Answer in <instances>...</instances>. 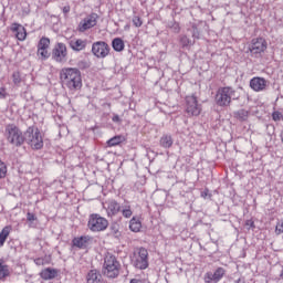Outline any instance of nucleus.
Instances as JSON below:
<instances>
[{"instance_id": "obj_13", "label": "nucleus", "mask_w": 283, "mask_h": 283, "mask_svg": "<svg viewBox=\"0 0 283 283\" xmlns=\"http://www.w3.org/2000/svg\"><path fill=\"white\" fill-rule=\"evenodd\" d=\"M52 56L56 63H63L67 56V46L65 43L59 42L53 49Z\"/></svg>"}, {"instance_id": "obj_28", "label": "nucleus", "mask_w": 283, "mask_h": 283, "mask_svg": "<svg viewBox=\"0 0 283 283\" xmlns=\"http://www.w3.org/2000/svg\"><path fill=\"white\" fill-rule=\"evenodd\" d=\"M234 116L238 120H247V118H249V111L240 109L234 114Z\"/></svg>"}, {"instance_id": "obj_18", "label": "nucleus", "mask_w": 283, "mask_h": 283, "mask_svg": "<svg viewBox=\"0 0 283 283\" xmlns=\"http://www.w3.org/2000/svg\"><path fill=\"white\" fill-rule=\"evenodd\" d=\"M40 277L44 281L55 280V277H59V270L45 268L40 272Z\"/></svg>"}, {"instance_id": "obj_14", "label": "nucleus", "mask_w": 283, "mask_h": 283, "mask_svg": "<svg viewBox=\"0 0 283 283\" xmlns=\"http://www.w3.org/2000/svg\"><path fill=\"white\" fill-rule=\"evenodd\" d=\"M10 31L18 41H25L28 39V30L21 23L13 22L10 27Z\"/></svg>"}, {"instance_id": "obj_6", "label": "nucleus", "mask_w": 283, "mask_h": 283, "mask_svg": "<svg viewBox=\"0 0 283 283\" xmlns=\"http://www.w3.org/2000/svg\"><path fill=\"white\" fill-rule=\"evenodd\" d=\"M248 50L251 56L260 59V56H262L266 52V50H269V42H266V39L262 36L253 38L250 41Z\"/></svg>"}, {"instance_id": "obj_9", "label": "nucleus", "mask_w": 283, "mask_h": 283, "mask_svg": "<svg viewBox=\"0 0 283 283\" xmlns=\"http://www.w3.org/2000/svg\"><path fill=\"white\" fill-rule=\"evenodd\" d=\"M186 114L188 116H198L202 114V105L198 103V97L196 95L186 96Z\"/></svg>"}, {"instance_id": "obj_5", "label": "nucleus", "mask_w": 283, "mask_h": 283, "mask_svg": "<svg viewBox=\"0 0 283 283\" xmlns=\"http://www.w3.org/2000/svg\"><path fill=\"white\" fill-rule=\"evenodd\" d=\"M6 138L13 147H21V145L25 143V135H23L21 128L14 124H8L6 126Z\"/></svg>"}, {"instance_id": "obj_34", "label": "nucleus", "mask_w": 283, "mask_h": 283, "mask_svg": "<svg viewBox=\"0 0 283 283\" xmlns=\"http://www.w3.org/2000/svg\"><path fill=\"white\" fill-rule=\"evenodd\" d=\"M203 281L206 283H212L216 282V279H213V274L211 272H207L203 276Z\"/></svg>"}, {"instance_id": "obj_25", "label": "nucleus", "mask_w": 283, "mask_h": 283, "mask_svg": "<svg viewBox=\"0 0 283 283\" xmlns=\"http://www.w3.org/2000/svg\"><path fill=\"white\" fill-rule=\"evenodd\" d=\"M112 48L115 52H123V50H125V41L120 38H115L112 41Z\"/></svg>"}, {"instance_id": "obj_3", "label": "nucleus", "mask_w": 283, "mask_h": 283, "mask_svg": "<svg viewBox=\"0 0 283 283\" xmlns=\"http://www.w3.org/2000/svg\"><path fill=\"white\" fill-rule=\"evenodd\" d=\"M120 261H118L116 255L108 254L104 259L102 273L108 280H116L120 275Z\"/></svg>"}, {"instance_id": "obj_26", "label": "nucleus", "mask_w": 283, "mask_h": 283, "mask_svg": "<svg viewBox=\"0 0 283 283\" xmlns=\"http://www.w3.org/2000/svg\"><path fill=\"white\" fill-rule=\"evenodd\" d=\"M226 273H227V270H224V268H218L214 271V273H212L214 283L220 282V280H222V277H224Z\"/></svg>"}, {"instance_id": "obj_12", "label": "nucleus", "mask_w": 283, "mask_h": 283, "mask_svg": "<svg viewBox=\"0 0 283 283\" xmlns=\"http://www.w3.org/2000/svg\"><path fill=\"white\" fill-rule=\"evenodd\" d=\"M109 44L105 41H97L92 45V53L96 59H107L109 56Z\"/></svg>"}, {"instance_id": "obj_11", "label": "nucleus", "mask_w": 283, "mask_h": 283, "mask_svg": "<svg viewBox=\"0 0 283 283\" xmlns=\"http://www.w3.org/2000/svg\"><path fill=\"white\" fill-rule=\"evenodd\" d=\"M36 48V56L41 61H48V59H50V38L42 36Z\"/></svg>"}, {"instance_id": "obj_36", "label": "nucleus", "mask_w": 283, "mask_h": 283, "mask_svg": "<svg viewBox=\"0 0 283 283\" xmlns=\"http://www.w3.org/2000/svg\"><path fill=\"white\" fill-rule=\"evenodd\" d=\"M8 98V91L6 87H0V101Z\"/></svg>"}, {"instance_id": "obj_15", "label": "nucleus", "mask_w": 283, "mask_h": 283, "mask_svg": "<svg viewBox=\"0 0 283 283\" xmlns=\"http://www.w3.org/2000/svg\"><path fill=\"white\" fill-rule=\"evenodd\" d=\"M250 87L253 92H264L266 90V80L264 77H253L250 80Z\"/></svg>"}, {"instance_id": "obj_31", "label": "nucleus", "mask_w": 283, "mask_h": 283, "mask_svg": "<svg viewBox=\"0 0 283 283\" xmlns=\"http://www.w3.org/2000/svg\"><path fill=\"white\" fill-rule=\"evenodd\" d=\"M180 44L182 45V48H189L190 45H193L191 39H189L187 35H182L180 38Z\"/></svg>"}, {"instance_id": "obj_27", "label": "nucleus", "mask_w": 283, "mask_h": 283, "mask_svg": "<svg viewBox=\"0 0 283 283\" xmlns=\"http://www.w3.org/2000/svg\"><path fill=\"white\" fill-rule=\"evenodd\" d=\"M123 143V136H115L107 140L108 147H116V145H120Z\"/></svg>"}, {"instance_id": "obj_23", "label": "nucleus", "mask_w": 283, "mask_h": 283, "mask_svg": "<svg viewBox=\"0 0 283 283\" xmlns=\"http://www.w3.org/2000/svg\"><path fill=\"white\" fill-rule=\"evenodd\" d=\"M12 232V226H6L0 232V248L6 244V240L10 238V233Z\"/></svg>"}, {"instance_id": "obj_10", "label": "nucleus", "mask_w": 283, "mask_h": 283, "mask_svg": "<svg viewBox=\"0 0 283 283\" xmlns=\"http://www.w3.org/2000/svg\"><path fill=\"white\" fill-rule=\"evenodd\" d=\"M96 23H98V14L91 13L77 25V32H87V30H92V28H96Z\"/></svg>"}, {"instance_id": "obj_44", "label": "nucleus", "mask_w": 283, "mask_h": 283, "mask_svg": "<svg viewBox=\"0 0 283 283\" xmlns=\"http://www.w3.org/2000/svg\"><path fill=\"white\" fill-rule=\"evenodd\" d=\"M237 283H240V279L237 281Z\"/></svg>"}, {"instance_id": "obj_42", "label": "nucleus", "mask_w": 283, "mask_h": 283, "mask_svg": "<svg viewBox=\"0 0 283 283\" xmlns=\"http://www.w3.org/2000/svg\"><path fill=\"white\" fill-rule=\"evenodd\" d=\"M35 264L41 265L43 263L41 262V259H36Z\"/></svg>"}, {"instance_id": "obj_24", "label": "nucleus", "mask_w": 283, "mask_h": 283, "mask_svg": "<svg viewBox=\"0 0 283 283\" xmlns=\"http://www.w3.org/2000/svg\"><path fill=\"white\" fill-rule=\"evenodd\" d=\"M160 146L164 147V149H170V147L174 146V138L171 135H164L160 140Z\"/></svg>"}, {"instance_id": "obj_17", "label": "nucleus", "mask_w": 283, "mask_h": 283, "mask_svg": "<svg viewBox=\"0 0 283 283\" xmlns=\"http://www.w3.org/2000/svg\"><path fill=\"white\" fill-rule=\"evenodd\" d=\"M106 213L109 218H113V216H117V213H120V205L116 200H111L106 202Z\"/></svg>"}, {"instance_id": "obj_1", "label": "nucleus", "mask_w": 283, "mask_h": 283, "mask_svg": "<svg viewBox=\"0 0 283 283\" xmlns=\"http://www.w3.org/2000/svg\"><path fill=\"white\" fill-rule=\"evenodd\" d=\"M60 81L70 92H78L83 87L81 71L76 67H64L60 71Z\"/></svg>"}, {"instance_id": "obj_16", "label": "nucleus", "mask_w": 283, "mask_h": 283, "mask_svg": "<svg viewBox=\"0 0 283 283\" xmlns=\"http://www.w3.org/2000/svg\"><path fill=\"white\" fill-rule=\"evenodd\" d=\"M90 242H92V237L90 235L76 237L72 240V244L76 247V249H87Z\"/></svg>"}, {"instance_id": "obj_22", "label": "nucleus", "mask_w": 283, "mask_h": 283, "mask_svg": "<svg viewBox=\"0 0 283 283\" xmlns=\"http://www.w3.org/2000/svg\"><path fill=\"white\" fill-rule=\"evenodd\" d=\"M86 283H101V272L98 270H90L86 275Z\"/></svg>"}, {"instance_id": "obj_4", "label": "nucleus", "mask_w": 283, "mask_h": 283, "mask_svg": "<svg viewBox=\"0 0 283 283\" xmlns=\"http://www.w3.org/2000/svg\"><path fill=\"white\" fill-rule=\"evenodd\" d=\"M24 143L29 145L34 151H39V149H43V134L39 127L29 126L24 132Z\"/></svg>"}, {"instance_id": "obj_33", "label": "nucleus", "mask_w": 283, "mask_h": 283, "mask_svg": "<svg viewBox=\"0 0 283 283\" xmlns=\"http://www.w3.org/2000/svg\"><path fill=\"white\" fill-rule=\"evenodd\" d=\"M133 25L135 28H142L143 27V18L138 15L133 17Z\"/></svg>"}, {"instance_id": "obj_21", "label": "nucleus", "mask_w": 283, "mask_h": 283, "mask_svg": "<svg viewBox=\"0 0 283 283\" xmlns=\"http://www.w3.org/2000/svg\"><path fill=\"white\" fill-rule=\"evenodd\" d=\"M11 274L10 265L6 264L3 259H0V280L6 281V279L10 277Z\"/></svg>"}, {"instance_id": "obj_43", "label": "nucleus", "mask_w": 283, "mask_h": 283, "mask_svg": "<svg viewBox=\"0 0 283 283\" xmlns=\"http://www.w3.org/2000/svg\"><path fill=\"white\" fill-rule=\"evenodd\" d=\"M115 235H117V237L120 235V232L116 231V232H115Z\"/></svg>"}, {"instance_id": "obj_39", "label": "nucleus", "mask_w": 283, "mask_h": 283, "mask_svg": "<svg viewBox=\"0 0 283 283\" xmlns=\"http://www.w3.org/2000/svg\"><path fill=\"white\" fill-rule=\"evenodd\" d=\"M27 220L28 222H34V220H36V216L34 213L28 212Z\"/></svg>"}, {"instance_id": "obj_19", "label": "nucleus", "mask_w": 283, "mask_h": 283, "mask_svg": "<svg viewBox=\"0 0 283 283\" xmlns=\"http://www.w3.org/2000/svg\"><path fill=\"white\" fill-rule=\"evenodd\" d=\"M70 48L74 50V52H81L87 48V40L73 39L70 41Z\"/></svg>"}, {"instance_id": "obj_40", "label": "nucleus", "mask_w": 283, "mask_h": 283, "mask_svg": "<svg viewBox=\"0 0 283 283\" xmlns=\"http://www.w3.org/2000/svg\"><path fill=\"white\" fill-rule=\"evenodd\" d=\"M70 10H72L70 4L62 8V12H63L64 17H67V14H70Z\"/></svg>"}, {"instance_id": "obj_32", "label": "nucleus", "mask_w": 283, "mask_h": 283, "mask_svg": "<svg viewBox=\"0 0 283 283\" xmlns=\"http://www.w3.org/2000/svg\"><path fill=\"white\" fill-rule=\"evenodd\" d=\"M11 78H12L14 85H20L21 73L19 71L13 72Z\"/></svg>"}, {"instance_id": "obj_41", "label": "nucleus", "mask_w": 283, "mask_h": 283, "mask_svg": "<svg viewBox=\"0 0 283 283\" xmlns=\"http://www.w3.org/2000/svg\"><path fill=\"white\" fill-rule=\"evenodd\" d=\"M112 120H113V123H120V116L114 115Z\"/></svg>"}, {"instance_id": "obj_8", "label": "nucleus", "mask_w": 283, "mask_h": 283, "mask_svg": "<svg viewBox=\"0 0 283 283\" xmlns=\"http://www.w3.org/2000/svg\"><path fill=\"white\" fill-rule=\"evenodd\" d=\"M135 269H139V271H145V269L149 268V252L145 248H139L137 250V255L133 261Z\"/></svg>"}, {"instance_id": "obj_20", "label": "nucleus", "mask_w": 283, "mask_h": 283, "mask_svg": "<svg viewBox=\"0 0 283 283\" xmlns=\"http://www.w3.org/2000/svg\"><path fill=\"white\" fill-rule=\"evenodd\" d=\"M142 229L143 221L140 220V217H133L129 221V230L133 231V233H140Z\"/></svg>"}, {"instance_id": "obj_29", "label": "nucleus", "mask_w": 283, "mask_h": 283, "mask_svg": "<svg viewBox=\"0 0 283 283\" xmlns=\"http://www.w3.org/2000/svg\"><path fill=\"white\" fill-rule=\"evenodd\" d=\"M122 216L123 218H132V216H134V211H132V206H125L122 209Z\"/></svg>"}, {"instance_id": "obj_7", "label": "nucleus", "mask_w": 283, "mask_h": 283, "mask_svg": "<svg viewBox=\"0 0 283 283\" xmlns=\"http://www.w3.org/2000/svg\"><path fill=\"white\" fill-rule=\"evenodd\" d=\"M109 227V221H107L104 217H101L98 213H92L88 217L87 228L93 233H101V231H105Z\"/></svg>"}, {"instance_id": "obj_35", "label": "nucleus", "mask_w": 283, "mask_h": 283, "mask_svg": "<svg viewBox=\"0 0 283 283\" xmlns=\"http://www.w3.org/2000/svg\"><path fill=\"white\" fill-rule=\"evenodd\" d=\"M245 227H247L248 231L251 229H255V221H253V219H248L245 221Z\"/></svg>"}, {"instance_id": "obj_2", "label": "nucleus", "mask_w": 283, "mask_h": 283, "mask_svg": "<svg viewBox=\"0 0 283 283\" xmlns=\"http://www.w3.org/2000/svg\"><path fill=\"white\" fill-rule=\"evenodd\" d=\"M240 95L238 91L231 86L219 87L214 95V103L217 107H231L233 101H238Z\"/></svg>"}, {"instance_id": "obj_30", "label": "nucleus", "mask_w": 283, "mask_h": 283, "mask_svg": "<svg viewBox=\"0 0 283 283\" xmlns=\"http://www.w3.org/2000/svg\"><path fill=\"white\" fill-rule=\"evenodd\" d=\"M6 176H8V166L6 165V163L0 160V180H3Z\"/></svg>"}, {"instance_id": "obj_38", "label": "nucleus", "mask_w": 283, "mask_h": 283, "mask_svg": "<svg viewBox=\"0 0 283 283\" xmlns=\"http://www.w3.org/2000/svg\"><path fill=\"white\" fill-rule=\"evenodd\" d=\"M272 118H273V120H275V122H277V120H282V113H280V112H274L273 114H272Z\"/></svg>"}, {"instance_id": "obj_37", "label": "nucleus", "mask_w": 283, "mask_h": 283, "mask_svg": "<svg viewBox=\"0 0 283 283\" xmlns=\"http://www.w3.org/2000/svg\"><path fill=\"white\" fill-rule=\"evenodd\" d=\"M275 233H276V235H280L283 233V222L276 223Z\"/></svg>"}]
</instances>
